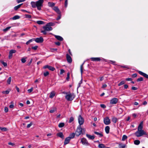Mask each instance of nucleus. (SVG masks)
<instances>
[{"instance_id":"nucleus-60","label":"nucleus","mask_w":148,"mask_h":148,"mask_svg":"<svg viewBox=\"0 0 148 148\" xmlns=\"http://www.w3.org/2000/svg\"><path fill=\"white\" fill-rule=\"evenodd\" d=\"M32 125V123L31 122L30 123L27 125V127L28 128L30 127Z\"/></svg>"},{"instance_id":"nucleus-8","label":"nucleus","mask_w":148,"mask_h":148,"mask_svg":"<svg viewBox=\"0 0 148 148\" xmlns=\"http://www.w3.org/2000/svg\"><path fill=\"white\" fill-rule=\"evenodd\" d=\"M34 40L37 43H42L43 41V39L42 37H40L34 39Z\"/></svg>"},{"instance_id":"nucleus-61","label":"nucleus","mask_w":148,"mask_h":148,"mask_svg":"<svg viewBox=\"0 0 148 148\" xmlns=\"http://www.w3.org/2000/svg\"><path fill=\"white\" fill-rule=\"evenodd\" d=\"M14 105L12 103V102H11V104L9 106V108H12L14 107Z\"/></svg>"},{"instance_id":"nucleus-6","label":"nucleus","mask_w":148,"mask_h":148,"mask_svg":"<svg viewBox=\"0 0 148 148\" xmlns=\"http://www.w3.org/2000/svg\"><path fill=\"white\" fill-rule=\"evenodd\" d=\"M103 121L104 123L106 125L109 124L110 123V121L108 117H106L104 118Z\"/></svg>"},{"instance_id":"nucleus-29","label":"nucleus","mask_w":148,"mask_h":148,"mask_svg":"<svg viewBox=\"0 0 148 148\" xmlns=\"http://www.w3.org/2000/svg\"><path fill=\"white\" fill-rule=\"evenodd\" d=\"M65 125L64 123H60L58 125V127L60 128H61L64 126Z\"/></svg>"},{"instance_id":"nucleus-27","label":"nucleus","mask_w":148,"mask_h":148,"mask_svg":"<svg viewBox=\"0 0 148 148\" xmlns=\"http://www.w3.org/2000/svg\"><path fill=\"white\" fill-rule=\"evenodd\" d=\"M112 121L114 123H116L117 121V119L116 117H114L112 118Z\"/></svg>"},{"instance_id":"nucleus-21","label":"nucleus","mask_w":148,"mask_h":148,"mask_svg":"<svg viewBox=\"0 0 148 148\" xmlns=\"http://www.w3.org/2000/svg\"><path fill=\"white\" fill-rule=\"evenodd\" d=\"M56 93L54 91H52L50 94L49 97L51 98H53V97L55 95Z\"/></svg>"},{"instance_id":"nucleus-11","label":"nucleus","mask_w":148,"mask_h":148,"mask_svg":"<svg viewBox=\"0 0 148 148\" xmlns=\"http://www.w3.org/2000/svg\"><path fill=\"white\" fill-rule=\"evenodd\" d=\"M81 142L84 145H88V143L86 139L84 138H82L81 139Z\"/></svg>"},{"instance_id":"nucleus-48","label":"nucleus","mask_w":148,"mask_h":148,"mask_svg":"<svg viewBox=\"0 0 148 148\" xmlns=\"http://www.w3.org/2000/svg\"><path fill=\"white\" fill-rule=\"evenodd\" d=\"M12 53H10V52H9L8 57L10 59H11L12 58Z\"/></svg>"},{"instance_id":"nucleus-32","label":"nucleus","mask_w":148,"mask_h":148,"mask_svg":"<svg viewBox=\"0 0 148 148\" xmlns=\"http://www.w3.org/2000/svg\"><path fill=\"white\" fill-rule=\"evenodd\" d=\"M125 145L122 144H119V148H125Z\"/></svg>"},{"instance_id":"nucleus-3","label":"nucleus","mask_w":148,"mask_h":148,"mask_svg":"<svg viewBox=\"0 0 148 148\" xmlns=\"http://www.w3.org/2000/svg\"><path fill=\"white\" fill-rule=\"evenodd\" d=\"M66 95L65 96L66 99L68 101L72 100L75 97L73 93H65Z\"/></svg>"},{"instance_id":"nucleus-4","label":"nucleus","mask_w":148,"mask_h":148,"mask_svg":"<svg viewBox=\"0 0 148 148\" xmlns=\"http://www.w3.org/2000/svg\"><path fill=\"white\" fill-rule=\"evenodd\" d=\"M135 135L137 137H139L143 135H147V133L144 130H137L135 133Z\"/></svg>"},{"instance_id":"nucleus-33","label":"nucleus","mask_w":148,"mask_h":148,"mask_svg":"<svg viewBox=\"0 0 148 148\" xmlns=\"http://www.w3.org/2000/svg\"><path fill=\"white\" fill-rule=\"evenodd\" d=\"M127 138V136L125 135H123L122 137V141H124Z\"/></svg>"},{"instance_id":"nucleus-25","label":"nucleus","mask_w":148,"mask_h":148,"mask_svg":"<svg viewBox=\"0 0 148 148\" xmlns=\"http://www.w3.org/2000/svg\"><path fill=\"white\" fill-rule=\"evenodd\" d=\"M55 3L52 2H48V5L49 6L52 7H53L55 5Z\"/></svg>"},{"instance_id":"nucleus-45","label":"nucleus","mask_w":148,"mask_h":148,"mask_svg":"<svg viewBox=\"0 0 148 148\" xmlns=\"http://www.w3.org/2000/svg\"><path fill=\"white\" fill-rule=\"evenodd\" d=\"M143 80V78L142 77H140L139 78H138L137 79V82H140V81H142Z\"/></svg>"},{"instance_id":"nucleus-17","label":"nucleus","mask_w":148,"mask_h":148,"mask_svg":"<svg viewBox=\"0 0 148 148\" xmlns=\"http://www.w3.org/2000/svg\"><path fill=\"white\" fill-rule=\"evenodd\" d=\"M143 128V122H142L139 125L138 129V130H142Z\"/></svg>"},{"instance_id":"nucleus-44","label":"nucleus","mask_w":148,"mask_h":148,"mask_svg":"<svg viewBox=\"0 0 148 148\" xmlns=\"http://www.w3.org/2000/svg\"><path fill=\"white\" fill-rule=\"evenodd\" d=\"M125 83V82L124 81H121L118 85V86H121L123 84H124Z\"/></svg>"},{"instance_id":"nucleus-18","label":"nucleus","mask_w":148,"mask_h":148,"mask_svg":"<svg viewBox=\"0 0 148 148\" xmlns=\"http://www.w3.org/2000/svg\"><path fill=\"white\" fill-rule=\"evenodd\" d=\"M54 36L58 40H59L62 41L63 40V38L60 36L54 35Z\"/></svg>"},{"instance_id":"nucleus-31","label":"nucleus","mask_w":148,"mask_h":148,"mask_svg":"<svg viewBox=\"0 0 148 148\" xmlns=\"http://www.w3.org/2000/svg\"><path fill=\"white\" fill-rule=\"evenodd\" d=\"M0 130L4 132L7 131L8 129L6 127H0Z\"/></svg>"},{"instance_id":"nucleus-59","label":"nucleus","mask_w":148,"mask_h":148,"mask_svg":"<svg viewBox=\"0 0 148 148\" xmlns=\"http://www.w3.org/2000/svg\"><path fill=\"white\" fill-rule=\"evenodd\" d=\"M25 0H17V2L18 3H19L20 2H24L25 1Z\"/></svg>"},{"instance_id":"nucleus-43","label":"nucleus","mask_w":148,"mask_h":148,"mask_svg":"<svg viewBox=\"0 0 148 148\" xmlns=\"http://www.w3.org/2000/svg\"><path fill=\"white\" fill-rule=\"evenodd\" d=\"M47 25H48L49 26H53L54 25V24L53 23L51 22L47 23Z\"/></svg>"},{"instance_id":"nucleus-19","label":"nucleus","mask_w":148,"mask_h":148,"mask_svg":"<svg viewBox=\"0 0 148 148\" xmlns=\"http://www.w3.org/2000/svg\"><path fill=\"white\" fill-rule=\"evenodd\" d=\"M57 136L63 139L64 138V136L62 133L61 132H59V133L57 134Z\"/></svg>"},{"instance_id":"nucleus-34","label":"nucleus","mask_w":148,"mask_h":148,"mask_svg":"<svg viewBox=\"0 0 148 148\" xmlns=\"http://www.w3.org/2000/svg\"><path fill=\"white\" fill-rule=\"evenodd\" d=\"M11 81V77H9L7 81V83L8 84H10V82Z\"/></svg>"},{"instance_id":"nucleus-55","label":"nucleus","mask_w":148,"mask_h":148,"mask_svg":"<svg viewBox=\"0 0 148 148\" xmlns=\"http://www.w3.org/2000/svg\"><path fill=\"white\" fill-rule=\"evenodd\" d=\"M10 28H11L10 27H8L7 28H6L5 29H4L3 30V31L4 32L7 31L8 30H9Z\"/></svg>"},{"instance_id":"nucleus-37","label":"nucleus","mask_w":148,"mask_h":148,"mask_svg":"<svg viewBox=\"0 0 148 148\" xmlns=\"http://www.w3.org/2000/svg\"><path fill=\"white\" fill-rule=\"evenodd\" d=\"M98 147L99 148H105L104 145L103 144H99Z\"/></svg>"},{"instance_id":"nucleus-22","label":"nucleus","mask_w":148,"mask_h":148,"mask_svg":"<svg viewBox=\"0 0 148 148\" xmlns=\"http://www.w3.org/2000/svg\"><path fill=\"white\" fill-rule=\"evenodd\" d=\"M31 4L33 8H35L36 7V2L32 1L31 3Z\"/></svg>"},{"instance_id":"nucleus-42","label":"nucleus","mask_w":148,"mask_h":148,"mask_svg":"<svg viewBox=\"0 0 148 148\" xmlns=\"http://www.w3.org/2000/svg\"><path fill=\"white\" fill-rule=\"evenodd\" d=\"M1 63L4 66H7V64L6 63L4 62L3 61L1 60Z\"/></svg>"},{"instance_id":"nucleus-64","label":"nucleus","mask_w":148,"mask_h":148,"mask_svg":"<svg viewBox=\"0 0 148 148\" xmlns=\"http://www.w3.org/2000/svg\"><path fill=\"white\" fill-rule=\"evenodd\" d=\"M59 14V15L58 16V17L56 18V20H57L60 19L61 18V15L60 14Z\"/></svg>"},{"instance_id":"nucleus-24","label":"nucleus","mask_w":148,"mask_h":148,"mask_svg":"<svg viewBox=\"0 0 148 148\" xmlns=\"http://www.w3.org/2000/svg\"><path fill=\"white\" fill-rule=\"evenodd\" d=\"M94 133L97 135L99 136L100 137H102L103 136V134L101 133H99L98 132L95 131L94 132Z\"/></svg>"},{"instance_id":"nucleus-51","label":"nucleus","mask_w":148,"mask_h":148,"mask_svg":"<svg viewBox=\"0 0 148 148\" xmlns=\"http://www.w3.org/2000/svg\"><path fill=\"white\" fill-rule=\"evenodd\" d=\"M70 73H68L67 74V77L66 78V79L67 81H69L70 78Z\"/></svg>"},{"instance_id":"nucleus-14","label":"nucleus","mask_w":148,"mask_h":148,"mask_svg":"<svg viewBox=\"0 0 148 148\" xmlns=\"http://www.w3.org/2000/svg\"><path fill=\"white\" fill-rule=\"evenodd\" d=\"M53 9L55 11H56L58 14H60L61 13V12L59 10V9L58 8V7L56 6L54 7L53 8Z\"/></svg>"},{"instance_id":"nucleus-9","label":"nucleus","mask_w":148,"mask_h":148,"mask_svg":"<svg viewBox=\"0 0 148 148\" xmlns=\"http://www.w3.org/2000/svg\"><path fill=\"white\" fill-rule=\"evenodd\" d=\"M43 68L45 69L48 68L51 71H53L55 70V68L48 65H46L43 67Z\"/></svg>"},{"instance_id":"nucleus-53","label":"nucleus","mask_w":148,"mask_h":148,"mask_svg":"<svg viewBox=\"0 0 148 148\" xmlns=\"http://www.w3.org/2000/svg\"><path fill=\"white\" fill-rule=\"evenodd\" d=\"M38 47L37 46H35L34 47H32V49H34V50H36Z\"/></svg>"},{"instance_id":"nucleus-15","label":"nucleus","mask_w":148,"mask_h":148,"mask_svg":"<svg viewBox=\"0 0 148 148\" xmlns=\"http://www.w3.org/2000/svg\"><path fill=\"white\" fill-rule=\"evenodd\" d=\"M90 59L93 61H99L101 60L100 58H91Z\"/></svg>"},{"instance_id":"nucleus-26","label":"nucleus","mask_w":148,"mask_h":148,"mask_svg":"<svg viewBox=\"0 0 148 148\" xmlns=\"http://www.w3.org/2000/svg\"><path fill=\"white\" fill-rule=\"evenodd\" d=\"M20 17L18 15H16L14 16L13 18H12V19L13 20H15L17 19H18L20 18Z\"/></svg>"},{"instance_id":"nucleus-1","label":"nucleus","mask_w":148,"mask_h":148,"mask_svg":"<svg viewBox=\"0 0 148 148\" xmlns=\"http://www.w3.org/2000/svg\"><path fill=\"white\" fill-rule=\"evenodd\" d=\"M85 130L84 128L81 127V125L78 126L75 132V134L77 136H79L81 134H84L85 133Z\"/></svg>"},{"instance_id":"nucleus-63","label":"nucleus","mask_w":148,"mask_h":148,"mask_svg":"<svg viewBox=\"0 0 148 148\" xmlns=\"http://www.w3.org/2000/svg\"><path fill=\"white\" fill-rule=\"evenodd\" d=\"M137 76V74L136 73H134L132 75V76L133 78H134L136 77Z\"/></svg>"},{"instance_id":"nucleus-50","label":"nucleus","mask_w":148,"mask_h":148,"mask_svg":"<svg viewBox=\"0 0 148 148\" xmlns=\"http://www.w3.org/2000/svg\"><path fill=\"white\" fill-rule=\"evenodd\" d=\"M9 92V91L8 90L4 91L2 92V93L5 94H8Z\"/></svg>"},{"instance_id":"nucleus-28","label":"nucleus","mask_w":148,"mask_h":148,"mask_svg":"<svg viewBox=\"0 0 148 148\" xmlns=\"http://www.w3.org/2000/svg\"><path fill=\"white\" fill-rule=\"evenodd\" d=\"M23 4H20L17 6H16L14 8V10H17L18 9H19L21 7V6Z\"/></svg>"},{"instance_id":"nucleus-13","label":"nucleus","mask_w":148,"mask_h":148,"mask_svg":"<svg viewBox=\"0 0 148 148\" xmlns=\"http://www.w3.org/2000/svg\"><path fill=\"white\" fill-rule=\"evenodd\" d=\"M139 73L140 75L143 76L146 78L148 79V75L146 74L143 72L141 71H139L138 72Z\"/></svg>"},{"instance_id":"nucleus-49","label":"nucleus","mask_w":148,"mask_h":148,"mask_svg":"<svg viewBox=\"0 0 148 148\" xmlns=\"http://www.w3.org/2000/svg\"><path fill=\"white\" fill-rule=\"evenodd\" d=\"M21 61L23 63H25L26 61V60H25V58H22L21 59Z\"/></svg>"},{"instance_id":"nucleus-16","label":"nucleus","mask_w":148,"mask_h":148,"mask_svg":"<svg viewBox=\"0 0 148 148\" xmlns=\"http://www.w3.org/2000/svg\"><path fill=\"white\" fill-rule=\"evenodd\" d=\"M71 140L70 138V137H68L66 138L65 140L64 144L65 145H66L67 144H68L70 140Z\"/></svg>"},{"instance_id":"nucleus-23","label":"nucleus","mask_w":148,"mask_h":148,"mask_svg":"<svg viewBox=\"0 0 148 148\" xmlns=\"http://www.w3.org/2000/svg\"><path fill=\"white\" fill-rule=\"evenodd\" d=\"M110 127L109 126H107L105 127V130L106 133L108 134L109 132Z\"/></svg>"},{"instance_id":"nucleus-47","label":"nucleus","mask_w":148,"mask_h":148,"mask_svg":"<svg viewBox=\"0 0 148 148\" xmlns=\"http://www.w3.org/2000/svg\"><path fill=\"white\" fill-rule=\"evenodd\" d=\"M26 18H30L32 17L29 14H26L25 15Z\"/></svg>"},{"instance_id":"nucleus-20","label":"nucleus","mask_w":148,"mask_h":148,"mask_svg":"<svg viewBox=\"0 0 148 148\" xmlns=\"http://www.w3.org/2000/svg\"><path fill=\"white\" fill-rule=\"evenodd\" d=\"M86 136L88 138L90 139L93 140L95 138V137L94 136H91L88 134H86Z\"/></svg>"},{"instance_id":"nucleus-36","label":"nucleus","mask_w":148,"mask_h":148,"mask_svg":"<svg viewBox=\"0 0 148 148\" xmlns=\"http://www.w3.org/2000/svg\"><path fill=\"white\" fill-rule=\"evenodd\" d=\"M140 143V141L138 140H136L134 141V143L135 145H138Z\"/></svg>"},{"instance_id":"nucleus-2","label":"nucleus","mask_w":148,"mask_h":148,"mask_svg":"<svg viewBox=\"0 0 148 148\" xmlns=\"http://www.w3.org/2000/svg\"><path fill=\"white\" fill-rule=\"evenodd\" d=\"M43 30H42L41 31V32L44 35H46L47 34V31H51L53 28L51 26H49L47 24L45 26H43L42 27Z\"/></svg>"},{"instance_id":"nucleus-56","label":"nucleus","mask_w":148,"mask_h":148,"mask_svg":"<svg viewBox=\"0 0 148 148\" xmlns=\"http://www.w3.org/2000/svg\"><path fill=\"white\" fill-rule=\"evenodd\" d=\"M100 106L101 108H106V106L105 105L103 104H101L100 105Z\"/></svg>"},{"instance_id":"nucleus-62","label":"nucleus","mask_w":148,"mask_h":148,"mask_svg":"<svg viewBox=\"0 0 148 148\" xmlns=\"http://www.w3.org/2000/svg\"><path fill=\"white\" fill-rule=\"evenodd\" d=\"M65 72L64 70L63 69H61L60 70V74H62L64 73Z\"/></svg>"},{"instance_id":"nucleus-10","label":"nucleus","mask_w":148,"mask_h":148,"mask_svg":"<svg viewBox=\"0 0 148 148\" xmlns=\"http://www.w3.org/2000/svg\"><path fill=\"white\" fill-rule=\"evenodd\" d=\"M118 99L116 98H113L110 101V103L111 104H116L118 102Z\"/></svg>"},{"instance_id":"nucleus-52","label":"nucleus","mask_w":148,"mask_h":148,"mask_svg":"<svg viewBox=\"0 0 148 148\" xmlns=\"http://www.w3.org/2000/svg\"><path fill=\"white\" fill-rule=\"evenodd\" d=\"M10 53H12L13 54V53H15L16 52V51L15 50L12 49L10 50Z\"/></svg>"},{"instance_id":"nucleus-12","label":"nucleus","mask_w":148,"mask_h":148,"mask_svg":"<svg viewBox=\"0 0 148 148\" xmlns=\"http://www.w3.org/2000/svg\"><path fill=\"white\" fill-rule=\"evenodd\" d=\"M67 60L69 63H71L72 62V59L71 57L68 54L66 55Z\"/></svg>"},{"instance_id":"nucleus-58","label":"nucleus","mask_w":148,"mask_h":148,"mask_svg":"<svg viewBox=\"0 0 148 148\" xmlns=\"http://www.w3.org/2000/svg\"><path fill=\"white\" fill-rule=\"evenodd\" d=\"M4 111L5 112H8V109L7 107H5L4 108Z\"/></svg>"},{"instance_id":"nucleus-35","label":"nucleus","mask_w":148,"mask_h":148,"mask_svg":"<svg viewBox=\"0 0 148 148\" xmlns=\"http://www.w3.org/2000/svg\"><path fill=\"white\" fill-rule=\"evenodd\" d=\"M34 38H33V39H30L29 40H28V41H27L26 42V45H28V44H29L30 42H32L33 41H34Z\"/></svg>"},{"instance_id":"nucleus-39","label":"nucleus","mask_w":148,"mask_h":148,"mask_svg":"<svg viewBox=\"0 0 148 148\" xmlns=\"http://www.w3.org/2000/svg\"><path fill=\"white\" fill-rule=\"evenodd\" d=\"M84 63H83L80 66V71H81V74H82L83 72V65H84Z\"/></svg>"},{"instance_id":"nucleus-5","label":"nucleus","mask_w":148,"mask_h":148,"mask_svg":"<svg viewBox=\"0 0 148 148\" xmlns=\"http://www.w3.org/2000/svg\"><path fill=\"white\" fill-rule=\"evenodd\" d=\"M43 2V0H39L36 2V7L38 10H41V7L42 6Z\"/></svg>"},{"instance_id":"nucleus-40","label":"nucleus","mask_w":148,"mask_h":148,"mask_svg":"<svg viewBox=\"0 0 148 148\" xmlns=\"http://www.w3.org/2000/svg\"><path fill=\"white\" fill-rule=\"evenodd\" d=\"M49 74V73L48 71H46L43 73V75L45 77H46Z\"/></svg>"},{"instance_id":"nucleus-30","label":"nucleus","mask_w":148,"mask_h":148,"mask_svg":"<svg viewBox=\"0 0 148 148\" xmlns=\"http://www.w3.org/2000/svg\"><path fill=\"white\" fill-rule=\"evenodd\" d=\"M75 134V133H73L70 134L69 136V137H70L71 139V138H73L74 137Z\"/></svg>"},{"instance_id":"nucleus-7","label":"nucleus","mask_w":148,"mask_h":148,"mask_svg":"<svg viewBox=\"0 0 148 148\" xmlns=\"http://www.w3.org/2000/svg\"><path fill=\"white\" fill-rule=\"evenodd\" d=\"M78 120L79 125H81L83 124L84 119L80 115H79L78 116Z\"/></svg>"},{"instance_id":"nucleus-38","label":"nucleus","mask_w":148,"mask_h":148,"mask_svg":"<svg viewBox=\"0 0 148 148\" xmlns=\"http://www.w3.org/2000/svg\"><path fill=\"white\" fill-rule=\"evenodd\" d=\"M44 22L41 21H37L36 23L39 25L42 24L44 23Z\"/></svg>"},{"instance_id":"nucleus-54","label":"nucleus","mask_w":148,"mask_h":148,"mask_svg":"<svg viewBox=\"0 0 148 148\" xmlns=\"http://www.w3.org/2000/svg\"><path fill=\"white\" fill-rule=\"evenodd\" d=\"M33 90V87H32L30 89H28L27 91L29 93H30L32 92Z\"/></svg>"},{"instance_id":"nucleus-57","label":"nucleus","mask_w":148,"mask_h":148,"mask_svg":"<svg viewBox=\"0 0 148 148\" xmlns=\"http://www.w3.org/2000/svg\"><path fill=\"white\" fill-rule=\"evenodd\" d=\"M68 4V0H66L65 2V6L66 8L67 7Z\"/></svg>"},{"instance_id":"nucleus-46","label":"nucleus","mask_w":148,"mask_h":148,"mask_svg":"<svg viewBox=\"0 0 148 148\" xmlns=\"http://www.w3.org/2000/svg\"><path fill=\"white\" fill-rule=\"evenodd\" d=\"M73 120H74L73 118L72 117H71L70 118L69 122V123H71L73 121Z\"/></svg>"},{"instance_id":"nucleus-41","label":"nucleus","mask_w":148,"mask_h":148,"mask_svg":"<svg viewBox=\"0 0 148 148\" xmlns=\"http://www.w3.org/2000/svg\"><path fill=\"white\" fill-rule=\"evenodd\" d=\"M120 66L121 68H126L127 69H129V66L127 65H124V66Z\"/></svg>"}]
</instances>
